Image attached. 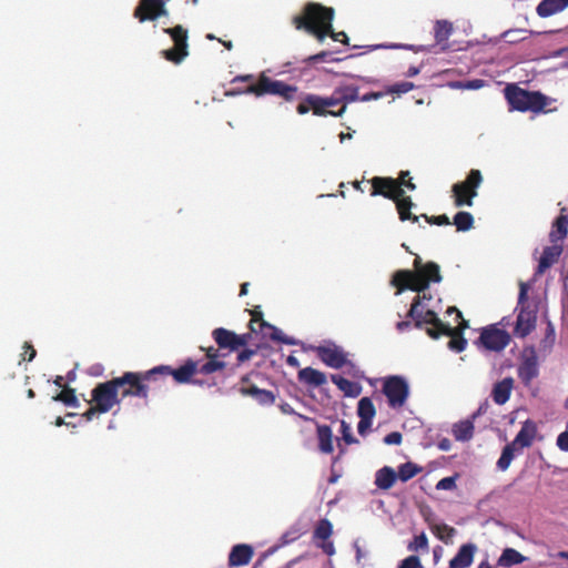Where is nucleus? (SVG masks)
<instances>
[{"label":"nucleus","mask_w":568,"mask_h":568,"mask_svg":"<svg viewBox=\"0 0 568 568\" xmlns=\"http://www.w3.org/2000/svg\"><path fill=\"white\" fill-rule=\"evenodd\" d=\"M528 290H529V286H528L527 283H524V282L519 283V294H518V305H517V308L530 307V305L527 304Z\"/></svg>","instance_id":"obj_49"},{"label":"nucleus","mask_w":568,"mask_h":568,"mask_svg":"<svg viewBox=\"0 0 568 568\" xmlns=\"http://www.w3.org/2000/svg\"><path fill=\"white\" fill-rule=\"evenodd\" d=\"M523 33L526 34V33H528V31L524 30V29L508 30L503 33V38L509 43H517L527 38L526 36L519 37V34H523Z\"/></svg>","instance_id":"obj_46"},{"label":"nucleus","mask_w":568,"mask_h":568,"mask_svg":"<svg viewBox=\"0 0 568 568\" xmlns=\"http://www.w3.org/2000/svg\"><path fill=\"white\" fill-rule=\"evenodd\" d=\"M204 358H186L179 367L160 365L144 373L126 372L121 377L98 384L92 390H118L129 385L134 390H146L145 382H156L172 377L176 384H193L200 387L216 386V376H222L226 354L217 346L201 347Z\"/></svg>","instance_id":"obj_1"},{"label":"nucleus","mask_w":568,"mask_h":568,"mask_svg":"<svg viewBox=\"0 0 568 568\" xmlns=\"http://www.w3.org/2000/svg\"><path fill=\"white\" fill-rule=\"evenodd\" d=\"M437 490H453L456 488V476H447L443 477L437 485H435Z\"/></svg>","instance_id":"obj_50"},{"label":"nucleus","mask_w":568,"mask_h":568,"mask_svg":"<svg viewBox=\"0 0 568 568\" xmlns=\"http://www.w3.org/2000/svg\"><path fill=\"white\" fill-rule=\"evenodd\" d=\"M423 217L429 224H435V225H448V224H450L448 216L445 215V214L437 215V216H428V215L424 214Z\"/></svg>","instance_id":"obj_56"},{"label":"nucleus","mask_w":568,"mask_h":568,"mask_svg":"<svg viewBox=\"0 0 568 568\" xmlns=\"http://www.w3.org/2000/svg\"><path fill=\"white\" fill-rule=\"evenodd\" d=\"M334 13L333 8L316 2H308L304 7L303 14L296 16L293 19V23L296 29L305 30L320 42H323L329 36L334 41L348 44V37L344 31L335 32L333 30Z\"/></svg>","instance_id":"obj_2"},{"label":"nucleus","mask_w":568,"mask_h":568,"mask_svg":"<svg viewBox=\"0 0 568 568\" xmlns=\"http://www.w3.org/2000/svg\"><path fill=\"white\" fill-rule=\"evenodd\" d=\"M430 531L444 544H449L456 529L448 524H430Z\"/></svg>","instance_id":"obj_33"},{"label":"nucleus","mask_w":568,"mask_h":568,"mask_svg":"<svg viewBox=\"0 0 568 568\" xmlns=\"http://www.w3.org/2000/svg\"><path fill=\"white\" fill-rule=\"evenodd\" d=\"M250 314H251L250 329H251V332L257 333L256 325L258 327L260 323L264 322L263 313L260 310V307L256 306L250 311Z\"/></svg>","instance_id":"obj_47"},{"label":"nucleus","mask_w":568,"mask_h":568,"mask_svg":"<svg viewBox=\"0 0 568 568\" xmlns=\"http://www.w3.org/2000/svg\"><path fill=\"white\" fill-rule=\"evenodd\" d=\"M557 446L561 452H568V432L558 435Z\"/></svg>","instance_id":"obj_64"},{"label":"nucleus","mask_w":568,"mask_h":568,"mask_svg":"<svg viewBox=\"0 0 568 568\" xmlns=\"http://www.w3.org/2000/svg\"><path fill=\"white\" fill-rule=\"evenodd\" d=\"M514 387V379L511 377H506L503 381L495 384L493 390H511Z\"/></svg>","instance_id":"obj_59"},{"label":"nucleus","mask_w":568,"mask_h":568,"mask_svg":"<svg viewBox=\"0 0 568 568\" xmlns=\"http://www.w3.org/2000/svg\"><path fill=\"white\" fill-rule=\"evenodd\" d=\"M257 353V349L245 348L237 354V362L244 363L252 358Z\"/></svg>","instance_id":"obj_63"},{"label":"nucleus","mask_w":568,"mask_h":568,"mask_svg":"<svg viewBox=\"0 0 568 568\" xmlns=\"http://www.w3.org/2000/svg\"><path fill=\"white\" fill-rule=\"evenodd\" d=\"M302 535L303 531L300 529V527L294 525L293 527H290V529L283 534V536H281L280 546H286L298 539Z\"/></svg>","instance_id":"obj_44"},{"label":"nucleus","mask_w":568,"mask_h":568,"mask_svg":"<svg viewBox=\"0 0 568 568\" xmlns=\"http://www.w3.org/2000/svg\"><path fill=\"white\" fill-rule=\"evenodd\" d=\"M454 225L459 232L469 231L474 225V217L469 212L460 211L454 216Z\"/></svg>","instance_id":"obj_37"},{"label":"nucleus","mask_w":568,"mask_h":568,"mask_svg":"<svg viewBox=\"0 0 568 568\" xmlns=\"http://www.w3.org/2000/svg\"><path fill=\"white\" fill-rule=\"evenodd\" d=\"M397 475L393 467L379 468L376 471L375 485L378 489L388 490L395 485Z\"/></svg>","instance_id":"obj_25"},{"label":"nucleus","mask_w":568,"mask_h":568,"mask_svg":"<svg viewBox=\"0 0 568 568\" xmlns=\"http://www.w3.org/2000/svg\"><path fill=\"white\" fill-rule=\"evenodd\" d=\"M161 53L168 61L175 64L181 63L189 55V51H184L175 47L163 50Z\"/></svg>","instance_id":"obj_41"},{"label":"nucleus","mask_w":568,"mask_h":568,"mask_svg":"<svg viewBox=\"0 0 568 568\" xmlns=\"http://www.w3.org/2000/svg\"><path fill=\"white\" fill-rule=\"evenodd\" d=\"M481 183L483 175L480 171L471 169L464 181L457 182L452 186L455 206H471L473 200L477 196V190Z\"/></svg>","instance_id":"obj_7"},{"label":"nucleus","mask_w":568,"mask_h":568,"mask_svg":"<svg viewBox=\"0 0 568 568\" xmlns=\"http://www.w3.org/2000/svg\"><path fill=\"white\" fill-rule=\"evenodd\" d=\"M568 7V0H542L536 8L537 14L541 18L550 17Z\"/></svg>","instance_id":"obj_23"},{"label":"nucleus","mask_w":568,"mask_h":568,"mask_svg":"<svg viewBox=\"0 0 568 568\" xmlns=\"http://www.w3.org/2000/svg\"><path fill=\"white\" fill-rule=\"evenodd\" d=\"M477 546L473 542H468L459 546L457 555L449 561V568H468L475 558Z\"/></svg>","instance_id":"obj_17"},{"label":"nucleus","mask_w":568,"mask_h":568,"mask_svg":"<svg viewBox=\"0 0 568 568\" xmlns=\"http://www.w3.org/2000/svg\"><path fill=\"white\" fill-rule=\"evenodd\" d=\"M333 532V526L329 520L321 519L320 523L316 524L314 529V539L316 540H327L331 538Z\"/></svg>","instance_id":"obj_39"},{"label":"nucleus","mask_w":568,"mask_h":568,"mask_svg":"<svg viewBox=\"0 0 568 568\" xmlns=\"http://www.w3.org/2000/svg\"><path fill=\"white\" fill-rule=\"evenodd\" d=\"M468 326V323L463 320V323L458 327H452L450 332L447 334H444L445 336H449L450 341L448 342V347L456 352L460 353L463 352L467 346V341L463 336V329H465Z\"/></svg>","instance_id":"obj_22"},{"label":"nucleus","mask_w":568,"mask_h":568,"mask_svg":"<svg viewBox=\"0 0 568 568\" xmlns=\"http://www.w3.org/2000/svg\"><path fill=\"white\" fill-rule=\"evenodd\" d=\"M166 34L171 37V39L174 42L175 48L182 49L184 51H189V44H187V30L184 29L182 26L178 24L173 28H165L163 30Z\"/></svg>","instance_id":"obj_29"},{"label":"nucleus","mask_w":568,"mask_h":568,"mask_svg":"<svg viewBox=\"0 0 568 568\" xmlns=\"http://www.w3.org/2000/svg\"><path fill=\"white\" fill-rule=\"evenodd\" d=\"M23 353L21 354L22 361L31 362L37 355V351L33 347V345L29 342H24L23 346Z\"/></svg>","instance_id":"obj_55"},{"label":"nucleus","mask_w":568,"mask_h":568,"mask_svg":"<svg viewBox=\"0 0 568 568\" xmlns=\"http://www.w3.org/2000/svg\"><path fill=\"white\" fill-rule=\"evenodd\" d=\"M474 423L470 419H464L453 425L452 434L458 442H468L474 436Z\"/></svg>","instance_id":"obj_27"},{"label":"nucleus","mask_w":568,"mask_h":568,"mask_svg":"<svg viewBox=\"0 0 568 568\" xmlns=\"http://www.w3.org/2000/svg\"><path fill=\"white\" fill-rule=\"evenodd\" d=\"M413 266V271L399 270L393 275L392 284L397 288L396 294L410 290L422 295L426 293L430 283H439L443 280L440 267L435 262L423 263L420 256L416 255Z\"/></svg>","instance_id":"obj_3"},{"label":"nucleus","mask_w":568,"mask_h":568,"mask_svg":"<svg viewBox=\"0 0 568 568\" xmlns=\"http://www.w3.org/2000/svg\"><path fill=\"white\" fill-rule=\"evenodd\" d=\"M395 203H396V209H397L400 221L409 220L413 223L418 221V216L412 214V212H410L414 203L409 196H405V195L398 196L395 200Z\"/></svg>","instance_id":"obj_28"},{"label":"nucleus","mask_w":568,"mask_h":568,"mask_svg":"<svg viewBox=\"0 0 568 568\" xmlns=\"http://www.w3.org/2000/svg\"><path fill=\"white\" fill-rule=\"evenodd\" d=\"M118 393H90V407L84 413V416L88 420L92 418L93 415L102 414L112 409L114 404L118 403Z\"/></svg>","instance_id":"obj_13"},{"label":"nucleus","mask_w":568,"mask_h":568,"mask_svg":"<svg viewBox=\"0 0 568 568\" xmlns=\"http://www.w3.org/2000/svg\"><path fill=\"white\" fill-rule=\"evenodd\" d=\"M256 398L261 405H271L275 403V393H247Z\"/></svg>","instance_id":"obj_51"},{"label":"nucleus","mask_w":568,"mask_h":568,"mask_svg":"<svg viewBox=\"0 0 568 568\" xmlns=\"http://www.w3.org/2000/svg\"><path fill=\"white\" fill-rule=\"evenodd\" d=\"M165 13L166 10L163 0H141L134 10V17L139 19L140 22L146 20L153 21Z\"/></svg>","instance_id":"obj_15"},{"label":"nucleus","mask_w":568,"mask_h":568,"mask_svg":"<svg viewBox=\"0 0 568 568\" xmlns=\"http://www.w3.org/2000/svg\"><path fill=\"white\" fill-rule=\"evenodd\" d=\"M515 452H520L519 448H516L515 446H511V444H506L501 456L499 459H497V468L505 471L507 468L510 467V464L515 457Z\"/></svg>","instance_id":"obj_35"},{"label":"nucleus","mask_w":568,"mask_h":568,"mask_svg":"<svg viewBox=\"0 0 568 568\" xmlns=\"http://www.w3.org/2000/svg\"><path fill=\"white\" fill-rule=\"evenodd\" d=\"M403 442V435L398 432H393L390 434H387L384 438V443L386 445H402Z\"/></svg>","instance_id":"obj_57"},{"label":"nucleus","mask_w":568,"mask_h":568,"mask_svg":"<svg viewBox=\"0 0 568 568\" xmlns=\"http://www.w3.org/2000/svg\"><path fill=\"white\" fill-rule=\"evenodd\" d=\"M398 568H423L420 560L417 556L412 555L406 557L400 565H398Z\"/></svg>","instance_id":"obj_54"},{"label":"nucleus","mask_w":568,"mask_h":568,"mask_svg":"<svg viewBox=\"0 0 568 568\" xmlns=\"http://www.w3.org/2000/svg\"><path fill=\"white\" fill-rule=\"evenodd\" d=\"M311 110L313 114L317 116H342L345 113V106L339 108L337 111L334 109H326L324 105V97L317 94H306L297 104L296 112L301 115H304Z\"/></svg>","instance_id":"obj_9"},{"label":"nucleus","mask_w":568,"mask_h":568,"mask_svg":"<svg viewBox=\"0 0 568 568\" xmlns=\"http://www.w3.org/2000/svg\"><path fill=\"white\" fill-rule=\"evenodd\" d=\"M52 398L53 400L61 402L68 406H73L78 403V398L74 393H58L57 396Z\"/></svg>","instance_id":"obj_52"},{"label":"nucleus","mask_w":568,"mask_h":568,"mask_svg":"<svg viewBox=\"0 0 568 568\" xmlns=\"http://www.w3.org/2000/svg\"><path fill=\"white\" fill-rule=\"evenodd\" d=\"M372 190L371 195H382L386 199L395 201L398 196L404 195V190L400 187L398 180L393 178L375 176L371 180Z\"/></svg>","instance_id":"obj_11"},{"label":"nucleus","mask_w":568,"mask_h":568,"mask_svg":"<svg viewBox=\"0 0 568 568\" xmlns=\"http://www.w3.org/2000/svg\"><path fill=\"white\" fill-rule=\"evenodd\" d=\"M316 353L320 359L331 368L338 369L347 367V374H351L353 371H355V366L348 359L347 353L343 349V347L334 343L320 345L316 348Z\"/></svg>","instance_id":"obj_8"},{"label":"nucleus","mask_w":568,"mask_h":568,"mask_svg":"<svg viewBox=\"0 0 568 568\" xmlns=\"http://www.w3.org/2000/svg\"><path fill=\"white\" fill-rule=\"evenodd\" d=\"M422 471V467L418 465H415L412 462H406L400 467H398L397 470V477L402 481H407L412 479L414 476H416L418 473Z\"/></svg>","instance_id":"obj_38"},{"label":"nucleus","mask_w":568,"mask_h":568,"mask_svg":"<svg viewBox=\"0 0 568 568\" xmlns=\"http://www.w3.org/2000/svg\"><path fill=\"white\" fill-rule=\"evenodd\" d=\"M341 429H342L343 440L346 442V444L351 445L353 443H356V439L351 434V428L348 427L347 424H345V422H342Z\"/></svg>","instance_id":"obj_61"},{"label":"nucleus","mask_w":568,"mask_h":568,"mask_svg":"<svg viewBox=\"0 0 568 568\" xmlns=\"http://www.w3.org/2000/svg\"><path fill=\"white\" fill-rule=\"evenodd\" d=\"M414 84L412 82H402L396 83L390 88V92L393 93H407L413 90Z\"/></svg>","instance_id":"obj_58"},{"label":"nucleus","mask_w":568,"mask_h":568,"mask_svg":"<svg viewBox=\"0 0 568 568\" xmlns=\"http://www.w3.org/2000/svg\"><path fill=\"white\" fill-rule=\"evenodd\" d=\"M484 84V81L483 80H473V81H466V82H454L452 83L450 85L453 88H458V89H471V90H476V89H479L481 88Z\"/></svg>","instance_id":"obj_53"},{"label":"nucleus","mask_w":568,"mask_h":568,"mask_svg":"<svg viewBox=\"0 0 568 568\" xmlns=\"http://www.w3.org/2000/svg\"><path fill=\"white\" fill-rule=\"evenodd\" d=\"M257 333L262 334L263 337H268L270 339L275 341V342H281L286 345L294 344V341L292 338L284 336L282 331H280L277 327L271 325L266 321L260 323Z\"/></svg>","instance_id":"obj_24"},{"label":"nucleus","mask_w":568,"mask_h":568,"mask_svg":"<svg viewBox=\"0 0 568 568\" xmlns=\"http://www.w3.org/2000/svg\"><path fill=\"white\" fill-rule=\"evenodd\" d=\"M526 560V557L513 547H506L503 550L499 559H497V566L503 568H510L514 565H519Z\"/></svg>","instance_id":"obj_26"},{"label":"nucleus","mask_w":568,"mask_h":568,"mask_svg":"<svg viewBox=\"0 0 568 568\" xmlns=\"http://www.w3.org/2000/svg\"><path fill=\"white\" fill-rule=\"evenodd\" d=\"M453 32V24L447 20H437L434 27L435 40L443 43L448 40Z\"/></svg>","instance_id":"obj_34"},{"label":"nucleus","mask_w":568,"mask_h":568,"mask_svg":"<svg viewBox=\"0 0 568 568\" xmlns=\"http://www.w3.org/2000/svg\"><path fill=\"white\" fill-rule=\"evenodd\" d=\"M241 94H254L256 97L271 94L281 97L286 102H292L298 95V88L280 80H273L263 72L255 83L248 84L246 88H232L224 93L226 97Z\"/></svg>","instance_id":"obj_4"},{"label":"nucleus","mask_w":568,"mask_h":568,"mask_svg":"<svg viewBox=\"0 0 568 568\" xmlns=\"http://www.w3.org/2000/svg\"><path fill=\"white\" fill-rule=\"evenodd\" d=\"M555 226L557 229V233L559 234V239L562 240L567 236L568 233V217L564 214H560L555 222Z\"/></svg>","instance_id":"obj_48"},{"label":"nucleus","mask_w":568,"mask_h":568,"mask_svg":"<svg viewBox=\"0 0 568 568\" xmlns=\"http://www.w3.org/2000/svg\"><path fill=\"white\" fill-rule=\"evenodd\" d=\"M505 98L511 110L520 112L531 111L539 113L545 111L550 99L539 91H528L517 84H507L504 90Z\"/></svg>","instance_id":"obj_6"},{"label":"nucleus","mask_w":568,"mask_h":568,"mask_svg":"<svg viewBox=\"0 0 568 568\" xmlns=\"http://www.w3.org/2000/svg\"><path fill=\"white\" fill-rule=\"evenodd\" d=\"M479 342L488 351L500 352L509 344L510 335L496 326H488L481 331Z\"/></svg>","instance_id":"obj_12"},{"label":"nucleus","mask_w":568,"mask_h":568,"mask_svg":"<svg viewBox=\"0 0 568 568\" xmlns=\"http://www.w3.org/2000/svg\"><path fill=\"white\" fill-rule=\"evenodd\" d=\"M407 549L410 551H424L429 550V542L427 541L426 535L422 532L414 537V540L408 542Z\"/></svg>","instance_id":"obj_43"},{"label":"nucleus","mask_w":568,"mask_h":568,"mask_svg":"<svg viewBox=\"0 0 568 568\" xmlns=\"http://www.w3.org/2000/svg\"><path fill=\"white\" fill-rule=\"evenodd\" d=\"M298 376L301 381L314 387H320L326 383V375L312 367L300 371Z\"/></svg>","instance_id":"obj_30"},{"label":"nucleus","mask_w":568,"mask_h":568,"mask_svg":"<svg viewBox=\"0 0 568 568\" xmlns=\"http://www.w3.org/2000/svg\"><path fill=\"white\" fill-rule=\"evenodd\" d=\"M367 381L369 386L374 388H376L377 385L382 383V390H408L409 387L407 381L399 375H392L383 379L368 378Z\"/></svg>","instance_id":"obj_21"},{"label":"nucleus","mask_w":568,"mask_h":568,"mask_svg":"<svg viewBox=\"0 0 568 568\" xmlns=\"http://www.w3.org/2000/svg\"><path fill=\"white\" fill-rule=\"evenodd\" d=\"M430 298L432 295L428 293L416 295L412 302L407 316L414 322V327L425 329L429 337L437 339L443 334L450 332V325L444 323L435 311L424 307L423 301Z\"/></svg>","instance_id":"obj_5"},{"label":"nucleus","mask_w":568,"mask_h":568,"mask_svg":"<svg viewBox=\"0 0 568 568\" xmlns=\"http://www.w3.org/2000/svg\"><path fill=\"white\" fill-rule=\"evenodd\" d=\"M358 87L356 85H341L335 88L334 92L336 93V97L341 98L342 106L345 109L347 108L348 103L358 101L359 94H358Z\"/></svg>","instance_id":"obj_32"},{"label":"nucleus","mask_w":568,"mask_h":568,"mask_svg":"<svg viewBox=\"0 0 568 568\" xmlns=\"http://www.w3.org/2000/svg\"><path fill=\"white\" fill-rule=\"evenodd\" d=\"M517 372L525 387H529L531 381L538 376V356L534 347L524 348Z\"/></svg>","instance_id":"obj_10"},{"label":"nucleus","mask_w":568,"mask_h":568,"mask_svg":"<svg viewBox=\"0 0 568 568\" xmlns=\"http://www.w3.org/2000/svg\"><path fill=\"white\" fill-rule=\"evenodd\" d=\"M562 253V247L560 245H551L546 246L542 251V254L539 258L538 266L535 272V276L542 275L546 270L551 267L559 258Z\"/></svg>","instance_id":"obj_19"},{"label":"nucleus","mask_w":568,"mask_h":568,"mask_svg":"<svg viewBox=\"0 0 568 568\" xmlns=\"http://www.w3.org/2000/svg\"><path fill=\"white\" fill-rule=\"evenodd\" d=\"M212 338L216 343V345L223 351L227 349L229 352L237 351L236 344H239L237 334L229 331L224 327H217L212 332Z\"/></svg>","instance_id":"obj_18"},{"label":"nucleus","mask_w":568,"mask_h":568,"mask_svg":"<svg viewBox=\"0 0 568 568\" xmlns=\"http://www.w3.org/2000/svg\"><path fill=\"white\" fill-rule=\"evenodd\" d=\"M388 398V405L393 408H399L405 405L408 393H385Z\"/></svg>","instance_id":"obj_45"},{"label":"nucleus","mask_w":568,"mask_h":568,"mask_svg":"<svg viewBox=\"0 0 568 568\" xmlns=\"http://www.w3.org/2000/svg\"><path fill=\"white\" fill-rule=\"evenodd\" d=\"M331 54L332 52L329 51H321L320 53L307 57L304 61L307 63H316L325 61Z\"/></svg>","instance_id":"obj_60"},{"label":"nucleus","mask_w":568,"mask_h":568,"mask_svg":"<svg viewBox=\"0 0 568 568\" xmlns=\"http://www.w3.org/2000/svg\"><path fill=\"white\" fill-rule=\"evenodd\" d=\"M332 382L338 387L339 390H361L362 387L358 383L351 382L338 374L331 375Z\"/></svg>","instance_id":"obj_42"},{"label":"nucleus","mask_w":568,"mask_h":568,"mask_svg":"<svg viewBox=\"0 0 568 568\" xmlns=\"http://www.w3.org/2000/svg\"><path fill=\"white\" fill-rule=\"evenodd\" d=\"M316 436L317 442H320V450L325 454H331L333 452V435L331 427L326 425H316Z\"/></svg>","instance_id":"obj_31"},{"label":"nucleus","mask_w":568,"mask_h":568,"mask_svg":"<svg viewBox=\"0 0 568 568\" xmlns=\"http://www.w3.org/2000/svg\"><path fill=\"white\" fill-rule=\"evenodd\" d=\"M253 557V548L248 545H235L229 555L230 567L245 566L251 562Z\"/></svg>","instance_id":"obj_20"},{"label":"nucleus","mask_w":568,"mask_h":568,"mask_svg":"<svg viewBox=\"0 0 568 568\" xmlns=\"http://www.w3.org/2000/svg\"><path fill=\"white\" fill-rule=\"evenodd\" d=\"M518 315L514 327V335L516 337L525 338L536 327L537 312L531 307L518 308Z\"/></svg>","instance_id":"obj_14"},{"label":"nucleus","mask_w":568,"mask_h":568,"mask_svg":"<svg viewBox=\"0 0 568 568\" xmlns=\"http://www.w3.org/2000/svg\"><path fill=\"white\" fill-rule=\"evenodd\" d=\"M324 105L326 109H333L336 105L342 106L341 98L336 97V93L333 91L332 95L324 98Z\"/></svg>","instance_id":"obj_62"},{"label":"nucleus","mask_w":568,"mask_h":568,"mask_svg":"<svg viewBox=\"0 0 568 568\" xmlns=\"http://www.w3.org/2000/svg\"><path fill=\"white\" fill-rule=\"evenodd\" d=\"M357 413L361 419L373 420L376 414L375 405L368 397H362L358 403Z\"/></svg>","instance_id":"obj_36"},{"label":"nucleus","mask_w":568,"mask_h":568,"mask_svg":"<svg viewBox=\"0 0 568 568\" xmlns=\"http://www.w3.org/2000/svg\"><path fill=\"white\" fill-rule=\"evenodd\" d=\"M258 378H260V373H256V372H252V373L243 376L241 379V386H240L239 390H243V392L262 390L255 383V379H258Z\"/></svg>","instance_id":"obj_40"},{"label":"nucleus","mask_w":568,"mask_h":568,"mask_svg":"<svg viewBox=\"0 0 568 568\" xmlns=\"http://www.w3.org/2000/svg\"><path fill=\"white\" fill-rule=\"evenodd\" d=\"M538 434V427L531 419H526L519 433L515 436L514 440L509 444L518 449L528 448L532 445L536 435Z\"/></svg>","instance_id":"obj_16"}]
</instances>
